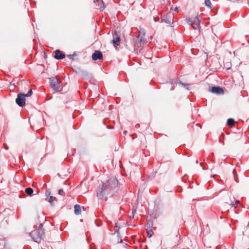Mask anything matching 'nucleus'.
Segmentation results:
<instances>
[{
	"instance_id": "nucleus-1",
	"label": "nucleus",
	"mask_w": 249,
	"mask_h": 249,
	"mask_svg": "<svg viewBox=\"0 0 249 249\" xmlns=\"http://www.w3.org/2000/svg\"><path fill=\"white\" fill-rule=\"evenodd\" d=\"M118 184L116 178L110 179L107 183H103L102 188L97 192V196L100 199L107 200V196L110 193V190L116 187Z\"/></svg>"
},
{
	"instance_id": "nucleus-2",
	"label": "nucleus",
	"mask_w": 249,
	"mask_h": 249,
	"mask_svg": "<svg viewBox=\"0 0 249 249\" xmlns=\"http://www.w3.org/2000/svg\"><path fill=\"white\" fill-rule=\"evenodd\" d=\"M42 227V225L40 224L37 229L32 231L30 233L31 237L36 242H40L44 235V232Z\"/></svg>"
},
{
	"instance_id": "nucleus-3",
	"label": "nucleus",
	"mask_w": 249,
	"mask_h": 249,
	"mask_svg": "<svg viewBox=\"0 0 249 249\" xmlns=\"http://www.w3.org/2000/svg\"><path fill=\"white\" fill-rule=\"evenodd\" d=\"M51 88L55 91H59L61 89L60 80L57 76L52 77L50 78Z\"/></svg>"
},
{
	"instance_id": "nucleus-4",
	"label": "nucleus",
	"mask_w": 249,
	"mask_h": 249,
	"mask_svg": "<svg viewBox=\"0 0 249 249\" xmlns=\"http://www.w3.org/2000/svg\"><path fill=\"white\" fill-rule=\"evenodd\" d=\"M187 22L195 29H197L200 27V21L197 16L186 19Z\"/></svg>"
},
{
	"instance_id": "nucleus-5",
	"label": "nucleus",
	"mask_w": 249,
	"mask_h": 249,
	"mask_svg": "<svg viewBox=\"0 0 249 249\" xmlns=\"http://www.w3.org/2000/svg\"><path fill=\"white\" fill-rule=\"evenodd\" d=\"M25 95L24 94L19 93L18 95L16 101V103L20 107H23L25 104Z\"/></svg>"
},
{
	"instance_id": "nucleus-6",
	"label": "nucleus",
	"mask_w": 249,
	"mask_h": 249,
	"mask_svg": "<svg viewBox=\"0 0 249 249\" xmlns=\"http://www.w3.org/2000/svg\"><path fill=\"white\" fill-rule=\"evenodd\" d=\"M120 40V36L117 34L116 31H114L113 34V39L111 40L113 45L115 47L119 45Z\"/></svg>"
},
{
	"instance_id": "nucleus-7",
	"label": "nucleus",
	"mask_w": 249,
	"mask_h": 249,
	"mask_svg": "<svg viewBox=\"0 0 249 249\" xmlns=\"http://www.w3.org/2000/svg\"><path fill=\"white\" fill-rule=\"evenodd\" d=\"M103 58V54L101 52L99 51H95L92 55V58L93 60H97L98 59H102Z\"/></svg>"
},
{
	"instance_id": "nucleus-8",
	"label": "nucleus",
	"mask_w": 249,
	"mask_h": 249,
	"mask_svg": "<svg viewBox=\"0 0 249 249\" xmlns=\"http://www.w3.org/2000/svg\"><path fill=\"white\" fill-rule=\"evenodd\" d=\"M173 15L170 13L168 14L165 17L162 18V20L164 21L165 23L170 24L171 23L173 22Z\"/></svg>"
},
{
	"instance_id": "nucleus-9",
	"label": "nucleus",
	"mask_w": 249,
	"mask_h": 249,
	"mask_svg": "<svg viewBox=\"0 0 249 249\" xmlns=\"http://www.w3.org/2000/svg\"><path fill=\"white\" fill-rule=\"evenodd\" d=\"M210 91L217 94H223L224 92L223 90L219 87H213L210 89Z\"/></svg>"
},
{
	"instance_id": "nucleus-10",
	"label": "nucleus",
	"mask_w": 249,
	"mask_h": 249,
	"mask_svg": "<svg viewBox=\"0 0 249 249\" xmlns=\"http://www.w3.org/2000/svg\"><path fill=\"white\" fill-rule=\"evenodd\" d=\"M65 55L64 54L62 53L59 50H56L55 51V55L54 58L56 59H62L64 58Z\"/></svg>"
},
{
	"instance_id": "nucleus-11",
	"label": "nucleus",
	"mask_w": 249,
	"mask_h": 249,
	"mask_svg": "<svg viewBox=\"0 0 249 249\" xmlns=\"http://www.w3.org/2000/svg\"><path fill=\"white\" fill-rule=\"evenodd\" d=\"M74 213L76 215H79L81 213V206L79 205L76 204L74 207Z\"/></svg>"
},
{
	"instance_id": "nucleus-12",
	"label": "nucleus",
	"mask_w": 249,
	"mask_h": 249,
	"mask_svg": "<svg viewBox=\"0 0 249 249\" xmlns=\"http://www.w3.org/2000/svg\"><path fill=\"white\" fill-rule=\"evenodd\" d=\"M26 193H27L28 195H31L34 191H33V189L32 188H30V187H29V188H27L25 190Z\"/></svg>"
},
{
	"instance_id": "nucleus-13",
	"label": "nucleus",
	"mask_w": 249,
	"mask_h": 249,
	"mask_svg": "<svg viewBox=\"0 0 249 249\" xmlns=\"http://www.w3.org/2000/svg\"><path fill=\"white\" fill-rule=\"evenodd\" d=\"M234 123V121L233 119L230 118L227 120V124L229 125L232 126L233 125Z\"/></svg>"
},
{
	"instance_id": "nucleus-14",
	"label": "nucleus",
	"mask_w": 249,
	"mask_h": 249,
	"mask_svg": "<svg viewBox=\"0 0 249 249\" xmlns=\"http://www.w3.org/2000/svg\"><path fill=\"white\" fill-rule=\"evenodd\" d=\"M205 4L209 8H212V3L210 0H205Z\"/></svg>"
},
{
	"instance_id": "nucleus-15",
	"label": "nucleus",
	"mask_w": 249,
	"mask_h": 249,
	"mask_svg": "<svg viewBox=\"0 0 249 249\" xmlns=\"http://www.w3.org/2000/svg\"><path fill=\"white\" fill-rule=\"evenodd\" d=\"M55 197L53 196H50L48 198H47V200L48 202H49L50 203H52L53 201L55 199Z\"/></svg>"
},
{
	"instance_id": "nucleus-16",
	"label": "nucleus",
	"mask_w": 249,
	"mask_h": 249,
	"mask_svg": "<svg viewBox=\"0 0 249 249\" xmlns=\"http://www.w3.org/2000/svg\"><path fill=\"white\" fill-rule=\"evenodd\" d=\"M239 200H236L235 203L233 202H231V205L232 207L236 208V206L239 204Z\"/></svg>"
},
{
	"instance_id": "nucleus-17",
	"label": "nucleus",
	"mask_w": 249,
	"mask_h": 249,
	"mask_svg": "<svg viewBox=\"0 0 249 249\" xmlns=\"http://www.w3.org/2000/svg\"><path fill=\"white\" fill-rule=\"evenodd\" d=\"M179 84L182 87H183L184 88H185L186 89H189V85L188 84H184L182 82H179Z\"/></svg>"
},
{
	"instance_id": "nucleus-18",
	"label": "nucleus",
	"mask_w": 249,
	"mask_h": 249,
	"mask_svg": "<svg viewBox=\"0 0 249 249\" xmlns=\"http://www.w3.org/2000/svg\"><path fill=\"white\" fill-rule=\"evenodd\" d=\"M138 41L140 42V43H142L143 41H144V39L143 38V37L142 36H141L140 35H139L138 36Z\"/></svg>"
},
{
	"instance_id": "nucleus-19",
	"label": "nucleus",
	"mask_w": 249,
	"mask_h": 249,
	"mask_svg": "<svg viewBox=\"0 0 249 249\" xmlns=\"http://www.w3.org/2000/svg\"><path fill=\"white\" fill-rule=\"evenodd\" d=\"M33 93V91H32V90L31 89H30L29 91H28V93L25 94V96L26 97H29L30 96L32 95Z\"/></svg>"
},
{
	"instance_id": "nucleus-20",
	"label": "nucleus",
	"mask_w": 249,
	"mask_h": 249,
	"mask_svg": "<svg viewBox=\"0 0 249 249\" xmlns=\"http://www.w3.org/2000/svg\"><path fill=\"white\" fill-rule=\"evenodd\" d=\"M58 194L60 195H61V196H64L65 195V193L63 191V189H59V191H58Z\"/></svg>"
},
{
	"instance_id": "nucleus-21",
	"label": "nucleus",
	"mask_w": 249,
	"mask_h": 249,
	"mask_svg": "<svg viewBox=\"0 0 249 249\" xmlns=\"http://www.w3.org/2000/svg\"><path fill=\"white\" fill-rule=\"evenodd\" d=\"M51 192L49 191H47L46 192V195L47 196V198H48L49 196H50Z\"/></svg>"
},
{
	"instance_id": "nucleus-22",
	"label": "nucleus",
	"mask_w": 249,
	"mask_h": 249,
	"mask_svg": "<svg viewBox=\"0 0 249 249\" xmlns=\"http://www.w3.org/2000/svg\"><path fill=\"white\" fill-rule=\"evenodd\" d=\"M114 229H115V231H118L119 230L120 228H119V227L117 225V224H116V225H115V227H114Z\"/></svg>"
},
{
	"instance_id": "nucleus-23",
	"label": "nucleus",
	"mask_w": 249,
	"mask_h": 249,
	"mask_svg": "<svg viewBox=\"0 0 249 249\" xmlns=\"http://www.w3.org/2000/svg\"><path fill=\"white\" fill-rule=\"evenodd\" d=\"M153 234V231H148V235L149 237H151Z\"/></svg>"
},
{
	"instance_id": "nucleus-24",
	"label": "nucleus",
	"mask_w": 249,
	"mask_h": 249,
	"mask_svg": "<svg viewBox=\"0 0 249 249\" xmlns=\"http://www.w3.org/2000/svg\"><path fill=\"white\" fill-rule=\"evenodd\" d=\"M89 73L87 72H84V73H83V76L84 77H87L88 76H89Z\"/></svg>"
},
{
	"instance_id": "nucleus-25",
	"label": "nucleus",
	"mask_w": 249,
	"mask_h": 249,
	"mask_svg": "<svg viewBox=\"0 0 249 249\" xmlns=\"http://www.w3.org/2000/svg\"><path fill=\"white\" fill-rule=\"evenodd\" d=\"M100 2H101V4L103 5V7H102V8L101 9V11H103V10H104V8H105V5H104V2H103V1L102 0H101V1H100Z\"/></svg>"
},
{
	"instance_id": "nucleus-26",
	"label": "nucleus",
	"mask_w": 249,
	"mask_h": 249,
	"mask_svg": "<svg viewBox=\"0 0 249 249\" xmlns=\"http://www.w3.org/2000/svg\"><path fill=\"white\" fill-rule=\"evenodd\" d=\"M123 240L121 238H120L119 236L118 237V243H122Z\"/></svg>"
},
{
	"instance_id": "nucleus-27",
	"label": "nucleus",
	"mask_w": 249,
	"mask_h": 249,
	"mask_svg": "<svg viewBox=\"0 0 249 249\" xmlns=\"http://www.w3.org/2000/svg\"><path fill=\"white\" fill-rule=\"evenodd\" d=\"M235 169H234L233 171V174L235 175ZM234 179L235 180V181L238 182V181L236 180V178H235V176H234Z\"/></svg>"
},
{
	"instance_id": "nucleus-28",
	"label": "nucleus",
	"mask_w": 249,
	"mask_h": 249,
	"mask_svg": "<svg viewBox=\"0 0 249 249\" xmlns=\"http://www.w3.org/2000/svg\"><path fill=\"white\" fill-rule=\"evenodd\" d=\"M127 246V244H126V243H124L123 245V246L124 247H126Z\"/></svg>"
},
{
	"instance_id": "nucleus-29",
	"label": "nucleus",
	"mask_w": 249,
	"mask_h": 249,
	"mask_svg": "<svg viewBox=\"0 0 249 249\" xmlns=\"http://www.w3.org/2000/svg\"><path fill=\"white\" fill-rule=\"evenodd\" d=\"M127 131H126V130H124V131L123 132V133H124V135H126V134H127Z\"/></svg>"
},
{
	"instance_id": "nucleus-30",
	"label": "nucleus",
	"mask_w": 249,
	"mask_h": 249,
	"mask_svg": "<svg viewBox=\"0 0 249 249\" xmlns=\"http://www.w3.org/2000/svg\"><path fill=\"white\" fill-rule=\"evenodd\" d=\"M175 11H176V12H178V7H176L175 8Z\"/></svg>"
},
{
	"instance_id": "nucleus-31",
	"label": "nucleus",
	"mask_w": 249,
	"mask_h": 249,
	"mask_svg": "<svg viewBox=\"0 0 249 249\" xmlns=\"http://www.w3.org/2000/svg\"><path fill=\"white\" fill-rule=\"evenodd\" d=\"M107 128L109 129H113V126H107Z\"/></svg>"
},
{
	"instance_id": "nucleus-32",
	"label": "nucleus",
	"mask_w": 249,
	"mask_h": 249,
	"mask_svg": "<svg viewBox=\"0 0 249 249\" xmlns=\"http://www.w3.org/2000/svg\"><path fill=\"white\" fill-rule=\"evenodd\" d=\"M196 163H198V161L197 160H196Z\"/></svg>"
},
{
	"instance_id": "nucleus-33",
	"label": "nucleus",
	"mask_w": 249,
	"mask_h": 249,
	"mask_svg": "<svg viewBox=\"0 0 249 249\" xmlns=\"http://www.w3.org/2000/svg\"><path fill=\"white\" fill-rule=\"evenodd\" d=\"M154 19H155V21H158V19H156V18H155Z\"/></svg>"
}]
</instances>
